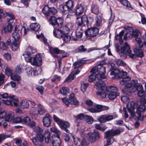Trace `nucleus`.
Listing matches in <instances>:
<instances>
[{
    "instance_id": "nucleus-1",
    "label": "nucleus",
    "mask_w": 146,
    "mask_h": 146,
    "mask_svg": "<svg viewBox=\"0 0 146 146\" xmlns=\"http://www.w3.org/2000/svg\"><path fill=\"white\" fill-rule=\"evenodd\" d=\"M127 48L126 54L127 56L130 58L134 60H137L138 57L141 58H142L144 56L143 52L141 49L135 48L133 50V51L136 54H132V51L131 50L129 45L127 42L125 43L123 49V50H125V49Z\"/></svg>"
},
{
    "instance_id": "nucleus-2",
    "label": "nucleus",
    "mask_w": 146,
    "mask_h": 146,
    "mask_svg": "<svg viewBox=\"0 0 146 146\" xmlns=\"http://www.w3.org/2000/svg\"><path fill=\"white\" fill-rule=\"evenodd\" d=\"M121 131L119 129L114 130L113 129H109L104 133V137L106 139L107 142L104 146H109L113 143L115 141L113 137L119 135Z\"/></svg>"
},
{
    "instance_id": "nucleus-3",
    "label": "nucleus",
    "mask_w": 146,
    "mask_h": 146,
    "mask_svg": "<svg viewBox=\"0 0 146 146\" xmlns=\"http://www.w3.org/2000/svg\"><path fill=\"white\" fill-rule=\"evenodd\" d=\"M135 103L133 101H131L129 104H128L126 106L128 111L132 117H134L135 116L138 120L142 121L144 119V116H141V113L138 112V110L135 113Z\"/></svg>"
},
{
    "instance_id": "nucleus-4",
    "label": "nucleus",
    "mask_w": 146,
    "mask_h": 146,
    "mask_svg": "<svg viewBox=\"0 0 146 146\" xmlns=\"http://www.w3.org/2000/svg\"><path fill=\"white\" fill-rule=\"evenodd\" d=\"M95 85L97 88L100 89V90L96 92L97 94L102 98H105L106 96V93L103 88L106 86L105 82L102 80L97 81Z\"/></svg>"
},
{
    "instance_id": "nucleus-5",
    "label": "nucleus",
    "mask_w": 146,
    "mask_h": 146,
    "mask_svg": "<svg viewBox=\"0 0 146 146\" xmlns=\"http://www.w3.org/2000/svg\"><path fill=\"white\" fill-rule=\"evenodd\" d=\"M110 75H113L114 79H119L123 78V76H126L127 73L126 72L120 71L114 67H111L110 69Z\"/></svg>"
},
{
    "instance_id": "nucleus-6",
    "label": "nucleus",
    "mask_w": 146,
    "mask_h": 146,
    "mask_svg": "<svg viewBox=\"0 0 146 146\" xmlns=\"http://www.w3.org/2000/svg\"><path fill=\"white\" fill-rule=\"evenodd\" d=\"M76 19V23L79 26L84 27L86 25H87V27H88L89 25L91 26V25L89 23V19L86 15L78 17Z\"/></svg>"
},
{
    "instance_id": "nucleus-7",
    "label": "nucleus",
    "mask_w": 146,
    "mask_h": 146,
    "mask_svg": "<svg viewBox=\"0 0 146 146\" xmlns=\"http://www.w3.org/2000/svg\"><path fill=\"white\" fill-rule=\"evenodd\" d=\"M74 96V94L72 93L70 94L68 99L67 98L64 97L61 99V100L67 106H68L70 104L76 105H78L79 102L75 98Z\"/></svg>"
},
{
    "instance_id": "nucleus-8",
    "label": "nucleus",
    "mask_w": 146,
    "mask_h": 146,
    "mask_svg": "<svg viewBox=\"0 0 146 146\" xmlns=\"http://www.w3.org/2000/svg\"><path fill=\"white\" fill-rule=\"evenodd\" d=\"M36 50L30 46H28L26 49V51L23 54L26 61L29 62L31 61L32 57H31L32 54L36 53Z\"/></svg>"
},
{
    "instance_id": "nucleus-9",
    "label": "nucleus",
    "mask_w": 146,
    "mask_h": 146,
    "mask_svg": "<svg viewBox=\"0 0 146 146\" xmlns=\"http://www.w3.org/2000/svg\"><path fill=\"white\" fill-rule=\"evenodd\" d=\"M96 67L92 68V82L95 80L96 78L98 80H102L106 78V76L102 73L96 71Z\"/></svg>"
},
{
    "instance_id": "nucleus-10",
    "label": "nucleus",
    "mask_w": 146,
    "mask_h": 146,
    "mask_svg": "<svg viewBox=\"0 0 146 146\" xmlns=\"http://www.w3.org/2000/svg\"><path fill=\"white\" fill-rule=\"evenodd\" d=\"M21 30L20 29L19 26H16L14 29V32L12 34L13 38L14 39L13 41L20 42L21 36Z\"/></svg>"
},
{
    "instance_id": "nucleus-11",
    "label": "nucleus",
    "mask_w": 146,
    "mask_h": 146,
    "mask_svg": "<svg viewBox=\"0 0 146 146\" xmlns=\"http://www.w3.org/2000/svg\"><path fill=\"white\" fill-rule=\"evenodd\" d=\"M42 12L45 15L49 16L50 14H56L57 11L54 7H49L48 6L46 5L42 9Z\"/></svg>"
},
{
    "instance_id": "nucleus-12",
    "label": "nucleus",
    "mask_w": 146,
    "mask_h": 146,
    "mask_svg": "<svg viewBox=\"0 0 146 146\" xmlns=\"http://www.w3.org/2000/svg\"><path fill=\"white\" fill-rule=\"evenodd\" d=\"M30 62L33 65L39 66L42 64V58L40 54H37L35 57H32Z\"/></svg>"
},
{
    "instance_id": "nucleus-13",
    "label": "nucleus",
    "mask_w": 146,
    "mask_h": 146,
    "mask_svg": "<svg viewBox=\"0 0 146 146\" xmlns=\"http://www.w3.org/2000/svg\"><path fill=\"white\" fill-rule=\"evenodd\" d=\"M106 107L94 104L92 101V113H98L104 110Z\"/></svg>"
},
{
    "instance_id": "nucleus-14",
    "label": "nucleus",
    "mask_w": 146,
    "mask_h": 146,
    "mask_svg": "<svg viewBox=\"0 0 146 146\" xmlns=\"http://www.w3.org/2000/svg\"><path fill=\"white\" fill-rule=\"evenodd\" d=\"M39 109L36 108L35 110L32 109V113L34 115H36L38 114L40 115H42L45 112V111L42 107V105L40 104H39L38 106Z\"/></svg>"
},
{
    "instance_id": "nucleus-15",
    "label": "nucleus",
    "mask_w": 146,
    "mask_h": 146,
    "mask_svg": "<svg viewBox=\"0 0 146 146\" xmlns=\"http://www.w3.org/2000/svg\"><path fill=\"white\" fill-rule=\"evenodd\" d=\"M51 116L49 114H46L42 120L43 125L46 127H49L51 124Z\"/></svg>"
},
{
    "instance_id": "nucleus-16",
    "label": "nucleus",
    "mask_w": 146,
    "mask_h": 146,
    "mask_svg": "<svg viewBox=\"0 0 146 146\" xmlns=\"http://www.w3.org/2000/svg\"><path fill=\"white\" fill-rule=\"evenodd\" d=\"M49 49L50 52L53 55L54 58H57L58 56L54 54H59L64 52V50H60L58 48H53L51 46H49Z\"/></svg>"
},
{
    "instance_id": "nucleus-17",
    "label": "nucleus",
    "mask_w": 146,
    "mask_h": 146,
    "mask_svg": "<svg viewBox=\"0 0 146 146\" xmlns=\"http://www.w3.org/2000/svg\"><path fill=\"white\" fill-rule=\"evenodd\" d=\"M59 125L62 130L68 133H70V131L67 129L70 126V124L68 122L62 120Z\"/></svg>"
},
{
    "instance_id": "nucleus-18",
    "label": "nucleus",
    "mask_w": 146,
    "mask_h": 146,
    "mask_svg": "<svg viewBox=\"0 0 146 146\" xmlns=\"http://www.w3.org/2000/svg\"><path fill=\"white\" fill-rule=\"evenodd\" d=\"M51 141L53 146H61V141L60 136L55 137V136H52Z\"/></svg>"
},
{
    "instance_id": "nucleus-19",
    "label": "nucleus",
    "mask_w": 146,
    "mask_h": 146,
    "mask_svg": "<svg viewBox=\"0 0 146 146\" xmlns=\"http://www.w3.org/2000/svg\"><path fill=\"white\" fill-rule=\"evenodd\" d=\"M110 117L106 114L103 115L99 116L98 117V120L100 123H104L107 121H110Z\"/></svg>"
},
{
    "instance_id": "nucleus-20",
    "label": "nucleus",
    "mask_w": 146,
    "mask_h": 146,
    "mask_svg": "<svg viewBox=\"0 0 146 146\" xmlns=\"http://www.w3.org/2000/svg\"><path fill=\"white\" fill-rule=\"evenodd\" d=\"M80 72V70L78 69L76 71H73L66 79L65 82H70L71 80H74L75 78V75L78 74Z\"/></svg>"
},
{
    "instance_id": "nucleus-21",
    "label": "nucleus",
    "mask_w": 146,
    "mask_h": 146,
    "mask_svg": "<svg viewBox=\"0 0 146 146\" xmlns=\"http://www.w3.org/2000/svg\"><path fill=\"white\" fill-rule=\"evenodd\" d=\"M100 138V134L98 131L94 130L93 133H92V142L96 141Z\"/></svg>"
},
{
    "instance_id": "nucleus-22",
    "label": "nucleus",
    "mask_w": 146,
    "mask_h": 146,
    "mask_svg": "<svg viewBox=\"0 0 146 146\" xmlns=\"http://www.w3.org/2000/svg\"><path fill=\"white\" fill-rule=\"evenodd\" d=\"M54 36L58 38H62L64 34L61 31L60 29H54L53 31Z\"/></svg>"
},
{
    "instance_id": "nucleus-23",
    "label": "nucleus",
    "mask_w": 146,
    "mask_h": 146,
    "mask_svg": "<svg viewBox=\"0 0 146 146\" xmlns=\"http://www.w3.org/2000/svg\"><path fill=\"white\" fill-rule=\"evenodd\" d=\"M84 11V8L82 5L80 4L76 6L75 9V12L77 15H80Z\"/></svg>"
},
{
    "instance_id": "nucleus-24",
    "label": "nucleus",
    "mask_w": 146,
    "mask_h": 146,
    "mask_svg": "<svg viewBox=\"0 0 146 146\" xmlns=\"http://www.w3.org/2000/svg\"><path fill=\"white\" fill-rule=\"evenodd\" d=\"M106 90L107 92H109V93L118 92L117 87L114 86H107L106 87Z\"/></svg>"
},
{
    "instance_id": "nucleus-25",
    "label": "nucleus",
    "mask_w": 146,
    "mask_h": 146,
    "mask_svg": "<svg viewBox=\"0 0 146 146\" xmlns=\"http://www.w3.org/2000/svg\"><path fill=\"white\" fill-rule=\"evenodd\" d=\"M95 24L94 26L96 27H98L100 26L102 21V17L100 15H97L95 19Z\"/></svg>"
},
{
    "instance_id": "nucleus-26",
    "label": "nucleus",
    "mask_w": 146,
    "mask_h": 146,
    "mask_svg": "<svg viewBox=\"0 0 146 146\" xmlns=\"http://www.w3.org/2000/svg\"><path fill=\"white\" fill-rule=\"evenodd\" d=\"M124 32L125 31L124 30H122L119 34H117L115 37L116 40H118L119 41L120 44L121 45H122L123 42V41L122 39V37Z\"/></svg>"
},
{
    "instance_id": "nucleus-27",
    "label": "nucleus",
    "mask_w": 146,
    "mask_h": 146,
    "mask_svg": "<svg viewBox=\"0 0 146 146\" xmlns=\"http://www.w3.org/2000/svg\"><path fill=\"white\" fill-rule=\"evenodd\" d=\"M43 135L45 142L48 143L49 141H51L50 139V133L48 130L45 131Z\"/></svg>"
},
{
    "instance_id": "nucleus-28",
    "label": "nucleus",
    "mask_w": 146,
    "mask_h": 146,
    "mask_svg": "<svg viewBox=\"0 0 146 146\" xmlns=\"http://www.w3.org/2000/svg\"><path fill=\"white\" fill-rule=\"evenodd\" d=\"M13 29L12 26L10 24H8L6 27L5 26H2V32L6 33L8 32H11Z\"/></svg>"
},
{
    "instance_id": "nucleus-29",
    "label": "nucleus",
    "mask_w": 146,
    "mask_h": 146,
    "mask_svg": "<svg viewBox=\"0 0 146 146\" xmlns=\"http://www.w3.org/2000/svg\"><path fill=\"white\" fill-rule=\"evenodd\" d=\"M69 93V89L68 87H63L60 89L59 93L63 95L66 96Z\"/></svg>"
},
{
    "instance_id": "nucleus-30",
    "label": "nucleus",
    "mask_w": 146,
    "mask_h": 146,
    "mask_svg": "<svg viewBox=\"0 0 146 146\" xmlns=\"http://www.w3.org/2000/svg\"><path fill=\"white\" fill-rule=\"evenodd\" d=\"M120 2L121 4L125 6L129 10L132 9L130 3L127 0H120Z\"/></svg>"
},
{
    "instance_id": "nucleus-31",
    "label": "nucleus",
    "mask_w": 146,
    "mask_h": 146,
    "mask_svg": "<svg viewBox=\"0 0 146 146\" xmlns=\"http://www.w3.org/2000/svg\"><path fill=\"white\" fill-rule=\"evenodd\" d=\"M61 38H62L64 43H69L71 40V37L69 33H67L64 35Z\"/></svg>"
},
{
    "instance_id": "nucleus-32",
    "label": "nucleus",
    "mask_w": 146,
    "mask_h": 146,
    "mask_svg": "<svg viewBox=\"0 0 146 146\" xmlns=\"http://www.w3.org/2000/svg\"><path fill=\"white\" fill-rule=\"evenodd\" d=\"M30 29L35 31H38L40 28V26L39 24L35 23L31 24L30 26Z\"/></svg>"
},
{
    "instance_id": "nucleus-33",
    "label": "nucleus",
    "mask_w": 146,
    "mask_h": 146,
    "mask_svg": "<svg viewBox=\"0 0 146 146\" xmlns=\"http://www.w3.org/2000/svg\"><path fill=\"white\" fill-rule=\"evenodd\" d=\"M9 99L12 102L14 106L17 107L18 104L17 102L18 101V99L17 97L15 96H12L9 97Z\"/></svg>"
},
{
    "instance_id": "nucleus-34",
    "label": "nucleus",
    "mask_w": 146,
    "mask_h": 146,
    "mask_svg": "<svg viewBox=\"0 0 146 146\" xmlns=\"http://www.w3.org/2000/svg\"><path fill=\"white\" fill-rule=\"evenodd\" d=\"M29 101L23 100L20 103L21 107L23 108H27L29 107Z\"/></svg>"
},
{
    "instance_id": "nucleus-35",
    "label": "nucleus",
    "mask_w": 146,
    "mask_h": 146,
    "mask_svg": "<svg viewBox=\"0 0 146 146\" xmlns=\"http://www.w3.org/2000/svg\"><path fill=\"white\" fill-rule=\"evenodd\" d=\"M77 50L78 51L77 52L80 53L84 52H86L88 53L91 51V48L87 50L86 48H84V46L82 45L78 47Z\"/></svg>"
},
{
    "instance_id": "nucleus-36",
    "label": "nucleus",
    "mask_w": 146,
    "mask_h": 146,
    "mask_svg": "<svg viewBox=\"0 0 146 146\" xmlns=\"http://www.w3.org/2000/svg\"><path fill=\"white\" fill-rule=\"evenodd\" d=\"M83 33V31L82 27H78L76 30V35L78 38H80L82 37Z\"/></svg>"
},
{
    "instance_id": "nucleus-37",
    "label": "nucleus",
    "mask_w": 146,
    "mask_h": 146,
    "mask_svg": "<svg viewBox=\"0 0 146 146\" xmlns=\"http://www.w3.org/2000/svg\"><path fill=\"white\" fill-rule=\"evenodd\" d=\"M119 92L109 93L108 94V98L110 100H113L119 96Z\"/></svg>"
},
{
    "instance_id": "nucleus-38",
    "label": "nucleus",
    "mask_w": 146,
    "mask_h": 146,
    "mask_svg": "<svg viewBox=\"0 0 146 146\" xmlns=\"http://www.w3.org/2000/svg\"><path fill=\"white\" fill-rule=\"evenodd\" d=\"M6 14L9 17V18H7L9 23H12L13 22V20L15 19L14 16L13 14L10 12L6 13Z\"/></svg>"
},
{
    "instance_id": "nucleus-39",
    "label": "nucleus",
    "mask_w": 146,
    "mask_h": 146,
    "mask_svg": "<svg viewBox=\"0 0 146 146\" xmlns=\"http://www.w3.org/2000/svg\"><path fill=\"white\" fill-rule=\"evenodd\" d=\"M85 62L84 60H79L75 62L73 64L74 69H76L81 66Z\"/></svg>"
},
{
    "instance_id": "nucleus-40",
    "label": "nucleus",
    "mask_w": 146,
    "mask_h": 146,
    "mask_svg": "<svg viewBox=\"0 0 146 146\" xmlns=\"http://www.w3.org/2000/svg\"><path fill=\"white\" fill-rule=\"evenodd\" d=\"M14 115L13 112H11L8 113L5 117V120L6 121H10L14 119Z\"/></svg>"
},
{
    "instance_id": "nucleus-41",
    "label": "nucleus",
    "mask_w": 146,
    "mask_h": 146,
    "mask_svg": "<svg viewBox=\"0 0 146 146\" xmlns=\"http://www.w3.org/2000/svg\"><path fill=\"white\" fill-rule=\"evenodd\" d=\"M60 28L62 32L64 34V35L69 33L70 29L66 25L64 26L63 25L61 27H60Z\"/></svg>"
},
{
    "instance_id": "nucleus-42",
    "label": "nucleus",
    "mask_w": 146,
    "mask_h": 146,
    "mask_svg": "<svg viewBox=\"0 0 146 146\" xmlns=\"http://www.w3.org/2000/svg\"><path fill=\"white\" fill-rule=\"evenodd\" d=\"M20 43L19 42L13 41L12 42L11 48L13 51H15L18 49Z\"/></svg>"
},
{
    "instance_id": "nucleus-43",
    "label": "nucleus",
    "mask_w": 146,
    "mask_h": 146,
    "mask_svg": "<svg viewBox=\"0 0 146 146\" xmlns=\"http://www.w3.org/2000/svg\"><path fill=\"white\" fill-rule=\"evenodd\" d=\"M88 86L89 84L88 83H85L84 82L82 83L81 84V90L82 92L83 93L84 92Z\"/></svg>"
},
{
    "instance_id": "nucleus-44",
    "label": "nucleus",
    "mask_w": 146,
    "mask_h": 146,
    "mask_svg": "<svg viewBox=\"0 0 146 146\" xmlns=\"http://www.w3.org/2000/svg\"><path fill=\"white\" fill-rule=\"evenodd\" d=\"M66 5L68 9V11H71L74 6L73 2L72 1L69 0L66 3Z\"/></svg>"
},
{
    "instance_id": "nucleus-45",
    "label": "nucleus",
    "mask_w": 146,
    "mask_h": 146,
    "mask_svg": "<svg viewBox=\"0 0 146 146\" xmlns=\"http://www.w3.org/2000/svg\"><path fill=\"white\" fill-rule=\"evenodd\" d=\"M115 62L117 66H123L126 65V63L124 62L122 60L116 59L115 60Z\"/></svg>"
},
{
    "instance_id": "nucleus-46",
    "label": "nucleus",
    "mask_w": 146,
    "mask_h": 146,
    "mask_svg": "<svg viewBox=\"0 0 146 146\" xmlns=\"http://www.w3.org/2000/svg\"><path fill=\"white\" fill-rule=\"evenodd\" d=\"M125 43L124 44L123 46V47H121V52L120 53V56L122 58L125 59L126 58L127 56L126 55H127L126 54V51L127 50V48H126L125 49V50H123V47L124 46Z\"/></svg>"
},
{
    "instance_id": "nucleus-47",
    "label": "nucleus",
    "mask_w": 146,
    "mask_h": 146,
    "mask_svg": "<svg viewBox=\"0 0 146 146\" xmlns=\"http://www.w3.org/2000/svg\"><path fill=\"white\" fill-rule=\"evenodd\" d=\"M56 22V25L59 28L61 27L63 25L64 23V21L63 19L61 17H58L57 18V21Z\"/></svg>"
},
{
    "instance_id": "nucleus-48",
    "label": "nucleus",
    "mask_w": 146,
    "mask_h": 146,
    "mask_svg": "<svg viewBox=\"0 0 146 146\" xmlns=\"http://www.w3.org/2000/svg\"><path fill=\"white\" fill-rule=\"evenodd\" d=\"M92 13L98 15L99 13V9L98 6L96 5H94L92 7Z\"/></svg>"
},
{
    "instance_id": "nucleus-49",
    "label": "nucleus",
    "mask_w": 146,
    "mask_h": 146,
    "mask_svg": "<svg viewBox=\"0 0 146 146\" xmlns=\"http://www.w3.org/2000/svg\"><path fill=\"white\" fill-rule=\"evenodd\" d=\"M57 21V18L54 16H51L49 20V21L50 24L53 26L56 25V23Z\"/></svg>"
},
{
    "instance_id": "nucleus-50",
    "label": "nucleus",
    "mask_w": 146,
    "mask_h": 146,
    "mask_svg": "<svg viewBox=\"0 0 146 146\" xmlns=\"http://www.w3.org/2000/svg\"><path fill=\"white\" fill-rule=\"evenodd\" d=\"M96 70V71L99 72L100 73H102L105 74L106 72V68L104 66H100V67H96L95 68Z\"/></svg>"
},
{
    "instance_id": "nucleus-51",
    "label": "nucleus",
    "mask_w": 146,
    "mask_h": 146,
    "mask_svg": "<svg viewBox=\"0 0 146 146\" xmlns=\"http://www.w3.org/2000/svg\"><path fill=\"white\" fill-rule=\"evenodd\" d=\"M91 28H88L85 31V33L86 37L88 39L91 38Z\"/></svg>"
},
{
    "instance_id": "nucleus-52",
    "label": "nucleus",
    "mask_w": 146,
    "mask_h": 146,
    "mask_svg": "<svg viewBox=\"0 0 146 146\" xmlns=\"http://www.w3.org/2000/svg\"><path fill=\"white\" fill-rule=\"evenodd\" d=\"M130 80V78L129 77L125 76L124 78L123 77L122 80L120 81V83L122 85L125 84L127 83V82Z\"/></svg>"
},
{
    "instance_id": "nucleus-53",
    "label": "nucleus",
    "mask_w": 146,
    "mask_h": 146,
    "mask_svg": "<svg viewBox=\"0 0 146 146\" xmlns=\"http://www.w3.org/2000/svg\"><path fill=\"white\" fill-rule=\"evenodd\" d=\"M50 131L51 132L55 133L56 134L53 135L52 136H55V137L59 136L60 135L61 133L60 131L58 130L54 127H52L50 129Z\"/></svg>"
},
{
    "instance_id": "nucleus-54",
    "label": "nucleus",
    "mask_w": 146,
    "mask_h": 146,
    "mask_svg": "<svg viewBox=\"0 0 146 146\" xmlns=\"http://www.w3.org/2000/svg\"><path fill=\"white\" fill-rule=\"evenodd\" d=\"M92 31L93 34L92 35V37H94L98 35L99 29L96 27H92Z\"/></svg>"
},
{
    "instance_id": "nucleus-55",
    "label": "nucleus",
    "mask_w": 146,
    "mask_h": 146,
    "mask_svg": "<svg viewBox=\"0 0 146 146\" xmlns=\"http://www.w3.org/2000/svg\"><path fill=\"white\" fill-rule=\"evenodd\" d=\"M11 79L13 80L16 81H19L21 79V77L18 75H11Z\"/></svg>"
},
{
    "instance_id": "nucleus-56",
    "label": "nucleus",
    "mask_w": 146,
    "mask_h": 146,
    "mask_svg": "<svg viewBox=\"0 0 146 146\" xmlns=\"http://www.w3.org/2000/svg\"><path fill=\"white\" fill-rule=\"evenodd\" d=\"M8 48L7 46L3 42L0 41V48L3 50H6Z\"/></svg>"
},
{
    "instance_id": "nucleus-57",
    "label": "nucleus",
    "mask_w": 146,
    "mask_h": 146,
    "mask_svg": "<svg viewBox=\"0 0 146 146\" xmlns=\"http://www.w3.org/2000/svg\"><path fill=\"white\" fill-rule=\"evenodd\" d=\"M36 137L38 140L40 142H42L44 139V135L40 133L37 134Z\"/></svg>"
},
{
    "instance_id": "nucleus-58",
    "label": "nucleus",
    "mask_w": 146,
    "mask_h": 146,
    "mask_svg": "<svg viewBox=\"0 0 146 146\" xmlns=\"http://www.w3.org/2000/svg\"><path fill=\"white\" fill-rule=\"evenodd\" d=\"M27 75L28 76H33L32 68L31 67H28L26 68Z\"/></svg>"
},
{
    "instance_id": "nucleus-59",
    "label": "nucleus",
    "mask_w": 146,
    "mask_h": 146,
    "mask_svg": "<svg viewBox=\"0 0 146 146\" xmlns=\"http://www.w3.org/2000/svg\"><path fill=\"white\" fill-rule=\"evenodd\" d=\"M31 120L30 118L28 117H25L23 119H22V123L27 125Z\"/></svg>"
},
{
    "instance_id": "nucleus-60",
    "label": "nucleus",
    "mask_w": 146,
    "mask_h": 146,
    "mask_svg": "<svg viewBox=\"0 0 146 146\" xmlns=\"http://www.w3.org/2000/svg\"><path fill=\"white\" fill-rule=\"evenodd\" d=\"M139 14L141 17V23L142 24L145 25L146 23V18L143 13H140Z\"/></svg>"
},
{
    "instance_id": "nucleus-61",
    "label": "nucleus",
    "mask_w": 146,
    "mask_h": 146,
    "mask_svg": "<svg viewBox=\"0 0 146 146\" xmlns=\"http://www.w3.org/2000/svg\"><path fill=\"white\" fill-rule=\"evenodd\" d=\"M61 78V76L55 75L53 76L51 79V80L53 82H55L56 81H59L60 80Z\"/></svg>"
},
{
    "instance_id": "nucleus-62",
    "label": "nucleus",
    "mask_w": 146,
    "mask_h": 146,
    "mask_svg": "<svg viewBox=\"0 0 146 146\" xmlns=\"http://www.w3.org/2000/svg\"><path fill=\"white\" fill-rule=\"evenodd\" d=\"M59 9L63 12H65L67 11H68V9L66 5H61L60 6Z\"/></svg>"
},
{
    "instance_id": "nucleus-63",
    "label": "nucleus",
    "mask_w": 146,
    "mask_h": 146,
    "mask_svg": "<svg viewBox=\"0 0 146 146\" xmlns=\"http://www.w3.org/2000/svg\"><path fill=\"white\" fill-rule=\"evenodd\" d=\"M34 132L36 133H40L43 132V129L40 128L39 127L37 126L35 127L33 129Z\"/></svg>"
},
{
    "instance_id": "nucleus-64",
    "label": "nucleus",
    "mask_w": 146,
    "mask_h": 146,
    "mask_svg": "<svg viewBox=\"0 0 146 146\" xmlns=\"http://www.w3.org/2000/svg\"><path fill=\"white\" fill-rule=\"evenodd\" d=\"M12 70L9 67H7L5 69V74L8 76H11V75H12Z\"/></svg>"
}]
</instances>
